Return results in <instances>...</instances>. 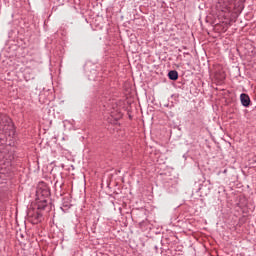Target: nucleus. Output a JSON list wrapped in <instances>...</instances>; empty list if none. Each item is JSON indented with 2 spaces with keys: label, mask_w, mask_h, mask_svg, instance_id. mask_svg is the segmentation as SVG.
Instances as JSON below:
<instances>
[{
  "label": "nucleus",
  "mask_w": 256,
  "mask_h": 256,
  "mask_svg": "<svg viewBox=\"0 0 256 256\" xmlns=\"http://www.w3.org/2000/svg\"><path fill=\"white\" fill-rule=\"evenodd\" d=\"M217 9L222 13H231L235 9V0H220Z\"/></svg>",
  "instance_id": "nucleus-4"
},
{
  "label": "nucleus",
  "mask_w": 256,
  "mask_h": 256,
  "mask_svg": "<svg viewBox=\"0 0 256 256\" xmlns=\"http://www.w3.org/2000/svg\"><path fill=\"white\" fill-rule=\"evenodd\" d=\"M224 173H227V170H224Z\"/></svg>",
  "instance_id": "nucleus-8"
},
{
  "label": "nucleus",
  "mask_w": 256,
  "mask_h": 256,
  "mask_svg": "<svg viewBox=\"0 0 256 256\" xmlns=\"http://www.w3.org/2000/svg\"><path fill=\"white\" fill-rule=\"evenodd\" d=\"M103 107L110 114V117L107 119L108 123H111V125H117L119 119L123 117V114H121L119 110H115L114 107L111 108L109 104H104Z\"/></svg>",
  "instance_id": "nucleus-2"
},
{
  "label": "nucleus",
  "mask_w": 256,
  "mask_h": 256,
  "mask_svg": "<svg viewBox=\"0 0 256 256\" xmlns=\"http://www.w3.org/2000/svg\"><path fill=\"white\" fill-rule=\"evenodd\" d=\"M240 101L243 107H249L251 105V98L246 93L240 95Z\"/></svg>",
  "instance_id": "nucleus-6"
},
{
  "label": "nucleus",
  "mask_w": 256,
  "mask_h": 256,
  "mask_svg": "<svg viewBox=\"0 0 256 256\" xmlns=\"http://www.w3.org/2000/svg\"><path fill=\"white\" fill-rule=\"evenodd\" d=\"M47 199L42 198V199H37L36 200V210L37 211H45V209H47Z\"/></svg>",
  "instance_id": "nucleus-5"
},
{
  "label": "nucleus",
  "mask_w": 256,
  "mask_h": 256,
  "mask_svg": "<svg viewBox=\"0 0 256 256\" xmlns=\"http://www.w3.org/2000/svg\"><path fill=\"white\" fill-rule=\"evenodd\" d=\"M27 217L30 223H32L33 225H37L38 223H41L43 219V214L36 208H29L27 212Z\"/></svg>",
  "instance_id": "nucleus-3"
},
{
  "label": "nucleus",
  "mask_w": 256,
  "mask_h": 256,
  "mask_svg": "<svg viewBox=\"0 0 256 256\" xmlns=\"http://www.w3.org/2000/svg\"><path fill=\"white\" fill-rule=\"evenodd\" d=\"M168 77L171 81H177L179 79V73L177 70H172L168 73Z\"/></svg>",
  "instance_id": "nucleus-7"
},
{
  "label": "nucleus",
  "mask_w": 256,
  "mask_h": 256,
  "mask_svg": "<svg viewBox=\"0 0 256 256\" xmlns=\"http://www.w3.org/2000/svg\"><path fill=\"white\" fill-rule=\"evenodd\" d=\"M15 127L11 118L5 115L0 116V135H11Z\"/></svg>",
  "instance_id": "nucleus-1"
}]
</instances>
